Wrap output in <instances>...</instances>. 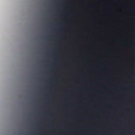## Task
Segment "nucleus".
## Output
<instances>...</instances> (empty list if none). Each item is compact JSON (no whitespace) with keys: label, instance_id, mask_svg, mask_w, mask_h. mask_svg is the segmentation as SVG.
Wrapping results in <instances>:
<instances>
[{"label":"nucleus","instance_id":"obj_1","mask_svg":"<svg viewBox=\"0 0 135 135\" xmlns=\"http://www.w3.org/2000/svg\"><path fill=\"white\" fill-rule=\"evenodd\" d=\"M62 16L66 17L67 16V14L66 13H65Z\"/></svg>","mask_w":135,"mask_h":135}]
</instances>
